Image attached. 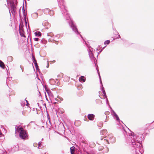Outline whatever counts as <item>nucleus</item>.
I'll list each match as a JSON object with an SVG mask.
<instances>
[{"label": "nucleus", "mask_w": 154, "mask_h": 154, "mask_svg": "<svg viewBox=\"0 0 154 154\" xmlns=\"http://www.w3.org/2000/svg\"><path fill=\"white\" fill-rule=\"evenodd\" d=\"M123 133L125 137H126V134L128 136L126 141L129 144L132 145L135 149L136 154H140L141 153L140 151V148L141 147L140 142L142 141V138L143 137L142 134H135L133 132H131V135L128 136L127 133L125 130H123Z\"/></svg>", "instance_id": "obj_1"}, {"label": "nucleus", "mask_w": 154, "mask_h": 154, "mask_svg": "<svg viewBox=\"0 0 154 154\" xmlns=\"http://www.w3.org/2000/svg\"><path fill=\"white\" fill-rule=\"evenodd\" d=\"M58 6L60 9L62 13L64 16V18L67 21L70 27L72 29L73 31L78 36H80L82 39L83 37L80 34L76 27L74 22L71 19L69 14L67 12V11L64 4L63 0H57Z\"/></svg>", "instance_id": "obj_2"}, {"label": "nucleus", "mask_w": 154, "mask_h": 154, "mask_svg": "<svg viewBox=\"0 0 154 154\" xmlns=\"http://www.w3.org/2000/svg\"><path fill=\"white\" fill-rule=\"evenodd\" d=\"M15 133L18 132L19 133V136L22 139H27L28 135L27 131L23 130L22 127H19L17 126L15 127Z\"/></svg>", "instance_id": "obj_3"}, {"label": "nucleus", "mask_w": 154, "mask_h": 154, "mask_svg": "<svg viewBox=\"0 0 154 154\" xmlns=\"http://www.w3.org/2000/svg\"><path fill=\"white\" fill-rule=\"evenodd\" d=\"M17 0H10V2L11 7V11L13 15L15 14L16 13V6L17 5Z\"/></svg>", "instance_id": "obj_4"}, {"label": "nucleus", "mask_w": 154, "mask_h": 154, "mask_svg": "<svg viewBox=\"0 0 154 154\" xmlns=\"http://www.w3.org/2000/svg\"><path fill=\"white\" fill-rule=\"evenodd\" d=\"M107 138V139H104V141L106 143L109 144V142L108 139L109 140V142L111 143H114L116 141V138L113 136L112 134H109L107 136L105 137Z\"/></svg>", "instance_id": "obj_5"}, {"label": "nucleus", "mask_w": 154, "mask_h": 154, "mask_svg": "<svg viewBox=\"0 0 154 154\" xmlns=\"http://www.w3.org/2000/svg\"><path fill=\"white\" fill-rule=\"evenodd\" d=\"M88 52L90 58L92 62H94L95 64L96 69H97V67L98 68V67L97 64V60H96L95 57H94L93 54L91 49H89L88 50Z\"/></svg>", "instance_id": "obj_6"}, {"label": "nucleus", "mask_w": 154, "mask_h": 154, "mask_svg": "<svg viewBox=\"0 0 154 154\" xmlns=\"http://www.w3.org/2000/svg\"><path fill=\"white\" fill-rule=\"evenodd\" d=\"M19 32L20 35L22 37H24V32L23 30V26L22 23H20V24Z\"/></svg>", "instance_id": "obj_7"}, {"label": "nucleus", "mask_w": 154, "mask_h": 154, "mask_svg": "<svg viewBox=\"0 0 154 154\" xmlns=\"http://www.w3.org/2000/svg\"><path fill=\"white\" fill-rule=\"evenodd\" d=\"M111 113L113 117V118L116 119V121L120 123L121 121L120 120L118 116L116 114V112L112 109V110L111 111Z\"/></svg>", "instance_id": "obj_8"}, {"label": "nucleus", "mask_w": 154, "mask_h": 154, "mask_svg": "<svg viewBox=\"0 0 154 154\" xmlns=\"http://www.w3.org/2000/svg\"><path fill=\"white\" fill-rule=\"evenodd\" d=\"M111 113L113 117V118L116 119V121L120 123L121 121L120 120L118 116L116 114V112L112 109V110L111 111Z\"/></svg>", "instance_id": "obj_9"}, {"label": "nucleus", "mask_w": 154, "mask_h": 154, "mask_svg": "<svg viewBox=\"0 0 154 154\" xmlns=\"http://www.w3.org/2000/svg\"><path fill=\"white\" fill-rule=\"evenodd\" d=\"M111 113L113 117V118L116 119V121L120 123L121 121L120 120L118 116L116 114V112L112 109V110L111 111Z\"/></svg>", "instance_id": "obj_10"}, {"label": "nucleus", "mask_w": 154, "mask_h": 154, "mask_svg": "<svg viewBox=\"0 0 154 154\" xmlns=\"http://www.w3.org/2000/svg\"><path fill=\"white\" fill-rule=\"evenodd\" d=\"M32 61L34 64V65L35 66V67L36 68V70H37L38 69H39L38 66V64L37 63V61L35 59V57L33 55H32Z\"/></svg>", "instance_id": "obj_11"}, {"label": "nucleus", "mask_w": 154, "mask_h": 154, "mask_svg": "<svg viewBox=\"0 0 154 154\" xmlns=\"http://www.w3.org/2000/svg\"><path fill=\"white\" fill-rule=\"evenodd\" d=\"M19 149V146L17 144L14 145L11 148V151L12 152H14L17 151Z\"/></svg>", "instance_id": "obj_12"}, {"label": "nucleus", "mask_w": 154, "mask_h": 154, "mask_svg": "<svg viewBox=\"0 0 154 154\" xmlns=\"http://www.w3.org/2000/svg\"><path fill=\"white\" fill-rule=\"evenodd\" d=\"M88 119L91 121H93L94 119L95 115L93 114H90L88 115Z\"/></svg>", "instance_id": "obj_13"}, {"label": "nucleus", "mask_w": 154, "mask_h": 154, "mask_svg": "<svg viewBox=\"0 0 154 154\" xmlns=\"http://www.w3.org/2000/svg\"><path fill=\"white\" fill-rule=\"evenodd\" d=\"M86 79V78L85 76H81L79 78V80L81 82H84L85 81Z\"/></svg>", "instance_id": "obj_14"}, {"label": "nucleus", "mask_w": 154, "mask_h": 154, "mask_svg": "<svg viewBox=\"0 0 154 154\" xmlns=\"http://www.w3.org/2000/svg\"><path fill=\"white\" fill-rule=\"evenodd\" d=\"M96 69H97V71L98 74L99 76V79H100V84L101 85V87H102V86H103V85L102 84V82L101 81V78L100 76V72H99V70L98 69V68H97V67Z\"/></svg>", "instance_id": "obj_15"}, {"label": "nucleus", "mask_w": 154, "mask_h": 154, "mask_svg": "<svg viewBox=\"0 0 154 154\" xmlns=\"http://www.w3.org/2000/svg\"><path fill=\"white\" fill-rule=\"evenodd\" d=\"M107 133V131L106 129L100 131V134L103 135H105Z\"/></svg>", "instance_id": "obj_16"}, {"label": "nucleus", "mask_w": 154, "mask_h": 154, "mask_svg": "<svg viewBox=\"0 0 154 154\" xmlns=\"http://www.w3.org/2000/svg\"><path fill=\"white\" fill-rule=\"evenodd\" d=\"M101 90L102 91V92L104 95V96L105 97H107V96H106V93L104 90V88L103 86L101 87Z\"/></svg>", "instance_id": "obj_17"}, {"label": "nucleus", "mask_w": 154, "mask_h": 154, "mask_svg": "<svg viewBox=\"0 0 154 154\" xmlns=\"http://www.w3.org/2000/svg\"><path fill=\"white\" fill-rule=\"evenodd\" d=\"M35 34L36 36L41 37L42 35V33L39 31L35 32Z\"/></svg>", "instance_id": "obj_18"}, {"label": "nucleus", "mask_w": 154, "mask_h": 154, "mask_svg": "<svg viewBox=\"0 0 154 154\" xmlns=\"http://www.w3.org/2000/svg\"><path fill=\"white\" fill-rule=\"evenodd\" d=\"M0 67L2 69H4L5 67L4 63L1 60H0Z\"/></svg>", "instance_id": "obj_19"}, {"label": "nucleus", "mask_w": 154, "mask_h": 154, "mask_svg": "<svg viewBox=\"0 0 154 154\" xmlns=\"http://www.w3.org/2000/svg\"><path fill=\"white\" fill-rule=\"evenodd\" d=\"M13 60V58L11 56H9L7 58V60L9 62H12Z\"/></svg>", "instance_id": "obj_20"}, {"label": "nucleus", "mask_w": 154, "mask_h": 154, "mask_svg": "<svg viewBox=\"0 0 154 154\" xmlns=\"http://www.w3.org/2000/svg\"><path fill=\"white\" fill-rule=\"evenodd\" d=\"M22 11H23V17H26V11L25 10L24 7V6H23V8H22Z\"/></svg>", "instance_id": "obj_21"}, {"label": "nucleus", "mask_w": 154, "mask_h": 154, "mask_svg": "<svg viewBox=\"0 0 154 154\" xmlns=\"http://www.w3.org/2000/svg\"><path fill=\"white\" fill-rule=\"evenodd\" d=\"M50 10L49 9H48V8H45V9H44L43 11L45 14H48V13L50 12Z\"/></svg>", "instance_id": "obj_22"}, {"label": "nucleus", "mask_w": 154, "mask_h": 154, "mask_svg": "<svg viewBox=\"0 0 154 154\" xmlns=\"http://www.w3.org/2000/svg\"><path fill=\"white\" fill-rule=\"evenodd\" d=\"M47 94H48L49 96V97L50 99H51V97H53V94L50 90L48 92V93H47Z\"/></svg>", "instance_id": "obj_23"}, {"label": "nucleus", "mask_w": 154, "mask_h": 154, "mask_svg": "<svg viewBox=\"0 0 154 154\" xmlns=\"http://www.w3.org/2000/svg\"><path fill=\"white\" fill-rule=\"evenodd\" d=\"M49 82L52 85H53L55 83V82L53 79H50L49 80Z\"/></svg>", "instance_id": "obj_24"}, {"label": "nucleus", "mask_w": 154, "mask_h": 154, "mask_svg": "<svg viewBox=\"0 0 154 154\" xmlns=\"http://www.w3.org/2000/svg\"><path fill=\"white\" fill-rule=\"evenodd\" d=\"M41 43H42V44H46L47 42V41L46 40H45L44 38L42 39L41 40Z\"/></svg>", "instance_id": "obj_25"}, {"label": "nucleus", "mask_w": 154, "mask_h": 154, "mask_svg": "<svg viewBox=\"0 0 154 154\" xmlns=\"http://www.w3.org/2000/svg\"><path fill=\"white\" fill-rule=\"evenodd\" d=\"M103 124L102 122H100L99 123L97 124V125L98 127H101L103 126Z\"/></svg>", "instance_id": "obj_26"}, {"label": "nucleus", "mask_w": 154, "mask_h": 154, "mask_svg": "<svg viewBox=\"0 0 154 154\" xmlns=\"http://www.w3.org/2000/svg\"><path fill=\"white\" fill-rule=\"evenodd\" d=\"M105 97V98H106V104H107V105L108 104V106H109V107L110 108L112 109V108H111V106H110V105H109V101H108V99H107V97Z\"/></svg>", "instance_id": "obj_27"}, {"label": "nucleus", "mask_w": 154, "mask_h": 154, "mask_svg": "<svg viewBox=\"0 0 154 154\" xmlns=\"http://www.w3.org/2000/svg\"><path fill=\"white\" fill-rule=\"evenodd\" d=\"M54 14V12L52 11H51L50 10V12L48 13V14H49L50 16H51L53 15Z\"/></svg>", "instance_id": "obj_28"}, {"label": "nucleus", "mask_w": 154, "mask_h": 154, "mask_svg": "<svg viewBox=\"0 0 154 154\" xmlns=\"http://www.w3.org/2000/svg\"><path fill=\"white\" fill-rule=\"evenodd\" d=\"M116 33L117 35H116V36H115L116 39L119 38H121V37L120 35H119V33L117 32Z\"/></svg>", "instance_id": "obj_29"}, {"label": "nucleus", "mask_w": 154, "mask_h": 154, "mask_svg": "<svg viewBox=\"0 0 154 154\" xmlns=\"http://www.w3.org/2000/svg\"><path fill=\"white\" fill-rule=\"evenodd\" d=\"M110 43V41L109 40H107L105 41L104 42V45H108Z\"/></svg>", "instance_id": "obj_30"}, {"label": "nucleus", "mask_w": 154, "mask_h": 154, "mask_svg": "<svg viewBox=\"0 0 154 154\" xmlns=\"http://www.w3.org/2000/svg\"><path fill=\"white\" fill-rule=\"evenodd\" d=\"M45 88L47 93H48V92L50 91V90L48 88L47 86H45Z\"/></svg>", "instance_id": "obj_31"}, {"label": "nucleus", "mask_w": 154, "mask_h": 154, "mask_svg": "<svg viewBox=\"0 0 154 154\" xmlns=\"http://www.w3.org/2000/svg\"><path fill=\"white\" fill-rule=\"evenodd\" d=\"M42 143V142L41 141H39L38 142V148L39 149V147H41V143Z\"/></svg>", "instance_id": "obj_32"}, {"label": "nucleus", "mask_w": 154, "mask_h": 154, "mask_svg": "<svg viewBox=\"0 0 154 154\" xmlns=\"http://www.w3.org/2000/svg\"><path fill=\"white\" fill-rule=\"evenodd\" d=\"M22 114L24 116H26L28 114V113L24 111L22 112Z\"/></svg>", "instance_id": "obj_33"}, {"label": "nucleus", "mask_w": 154, "mask_h": 154, "mask_svg": "<svg viewBox=\"0 0 154 154\" xmlns=\"http://www.w3.org/2000/svg\"><path fill=\"white\" fill-rule=\"evenodd\" d=\"M103 146H99L98 148V150L99 151H102L103 149Z\"/></svg>", "instance_id": "obj_34"}, {"label": "nucleus", "mask_w": 154, "mask_h": 154, "mask_svg": "<svg viewBox=\"0 0 154 154\" xmlns=\"http://www.w3.org/2000/svg\"><path fill=\"white\" fill-rule=\"evenodd\" d=\"M24 21H25V25L26 26L27 28V21H26V17H24Z\"/></svg>", "instance_id": "obj_35"}, {"label": "nucleus", "mask_w": 154, "mask_h": 154, "mask_svg": "<svg viewBox=\"0 0 154 154\" xmlns=\"http://www.w3.org/2000/svg\"><path fill=\"white\" fill-rule=\"evenodd\" d=\"M74 148H75V147L74 146H73L72 147H71L70 148V152L71 154H73L72 153V150H74Z\"/></svg>", "instance_id": "obj_36"}, {"label": "nucleus", "mask_w": 154, "mask_h": 154, "mask_svg": "<svg viewBox=\"0 0 154 154\" xmlns=\"http://www.w3.org/2000/svg\"><path fill=\"white\" fill-rule=\"evenodd\" d=\"M47 118L49 121V122L50 123H51L50 119V116H49V114H47Z\"/></svg>", "instance_id": "obj_37"}, {"label": "nucleus", "mask_w": 154, "mask_h": 154, "mask_svg": "<svg viewBox=\"0 0 154 154\" xmlns=\"http://www.w3.org/2000/svg\"><path fill=\"white\" fill-rule=\"evenodd\" d=\"M42 24L43 26H46L48 24V23L46 21H45V22H43Z\"/></svg>", "instance_id": "obj_38"}, {"label": "nucleus", "mask_w": 154, "mask_h": 154, "mask_svg": "<svg viewBox=\"0 0 154 154\" xmlns=\"http://www.w3.org/2000/svg\"><path fill=\"white\" fill-rule=\"evenodd\" d=\"M34 39L35 41L36 42L38 41L39 40V39L38 38H34Z\"/></svg>", "instance_id": "obj_39"}, {"label": "nucleus", "mask_w": 154, "mask_h": 154, "mask_svg": "<svg viewBox=\"0 0 154 154\" xmlns=\"http://www.w3.org/2000/svg\"><path fill=\"white\" fill-rule=\"evenodd\" d=\"M60 36L59 35V34H57L55 36V37L54 38L55 39V37L57 38H60Z\"/></svg>", "instance_id": "obj_40"}, {"label": "nucleus", "mask_w": 154, "mask_h": 154, "mask_svg": "<svg viewBox=\"0 0 154 154\" xmlns=\"http://www.w3.org/2000/svg\"><path fill=\"white\" fill-rule=\"evenodd\" d=\"M37 145H38V144H37V143H34L33 144V145L35 147H36L37 146Z\"/></svg>", "instance_id": "obj_41"}, {"label": "nucleus", "mask_w": 154, "mask_h": 154, "mask_svg": "<svg viewBox=\"0 0 154 154\" xmlns=\"http://www.w3.org/2000/svg\"><path fill=\"white\" fill-rule=\"evenodd\" d=\"M52 33H48V36H51V37H52Z\"/></svg>", "instance_id": "obj_42"}, {"label": "nucleus", "mask_w": 154, "mask_h": 154, "mask_svg": "<svg viewBox=\"0 0 154 154\" xmlns=\"http://www.w3.org/2000/svg\"><path fill=\"white\" fill-rule=\"evenodd\" d=\"M0 40L1 43H3L4 42V40L2 38H0Z\"/></svg>", "instance_id": "obj_43"}, {"label": "nucleus", "mask_w": 154, "mask_h": 154, "mask_svg": "<svg viewBox=\"0 0 154 154\" xmlns=\"http://www.w3.org/2000/svg\"><path fill=\"white\" fill-rule=\"evenodd\" d=\"M25 101H26V102L27 104H26V105L27 106L28 104H29V103H28V101H27V100H26V99H25Z\"/></svg>", "instance_id": "obj_44"}, {"label": "nucleus", "mask_w": 154, "mask_h": 154, "mask_svg": "<svg viewBox=\"0 0 154 154\" xmlns=\"http://www.w3.org/2000/svg\"><path fill=\"white\" fill-rule=\"evenodd\" d=\"M102 51V50H101L99 52H98V55H97V57H98V55Z\"/></svg>", "instance_id": "obj_45"}, {"label": "nucleus", "mask_w": 154, "mask_h": 154, "mask_svg": "<svg viewBox=\"0 0 154 154\" xmlns=\"http://www.w3.org/2000/svg\"><path fill=\"white\" fill-rule=\"evenodd\" d=\"M20 68H21V69L22 71L23 72V68H22L21 67V65H20Z\"/></svg>", "instance_id": "obj_46"}, {"label": "nucleus", "mask_w": 154, "mask_h": 154, "mask_svg": "<svg viewBox=\"0 0 154 154\" xmlns=\"http://www.w3.org/2000/svg\"><path fill=\"white\" fill-rule=\"evenodd\" d=\"M55 44L57 45L58 44V42L57 41H55Z\"/></svg>", "instance_id": "obj_47"}, {"label": "nucleus", "mask_w": 154, "mask_h": 154, "mask_svg": "<svg viewBox=\"0 0 154 154\" xmlns=\"http://www.w3.org/2000/svg\"><path fill=\"white\" fill-rule=\"evenodd\" d=\"M29 153L28 154H32V152L30 150L29 151Z\"/></svg>", "instance_id": "obj_48"}, {"label": "nucleus", "mask_w": 154, "mask_h": 154, "mask_svg": "<svg viewBox=\"0 0 154 154\" xmlns=\"http://www.w3.org/2000/svg\"><path fill=\"white\" fill-rule=\"evenodd\" d=\"M51 102L53 103V104H56L57 103V102H52V101H51Z\"/></svg>", "instance_id": "obj_49"}, {"label": "nucleus", "mask_w": 154, "mask_h": 154, "mask_svg": "<svg viewBox=\"0 0 154 154\" xmlns=\"http://www.w3.org/2000/svg\"><path fill=\"white\" fill-rule=\"evenodd\" d=\"M2 154H8L7 153V152L6 151H5V152H4Z\"/></svg>", "instance_id": "obj_50"}, {"label": "nucleus", "mask_w": 154, "mask_h": 154, "mask_svg": "<svg viewBox=\"0 0 154 154\" xmlns=\"http://www.w3.org/2000/svg\"><path fill=\"white\" fill-rule=\"evenodd\" d=\"M2 133L1 132V131H0V137H1L2 136Z\"/></svg>", "instance_id": "obj_51"}, {"label": "nucleus", "mask_w": 154, "mask_h": 154, "mask_svg": "<svg viewBox=\"0 0 154 154\" xmlns=\"http://www.w3.org/2000/svg\"><path fill=\"white\" fill-rule=\"evenodd\" d=\"M21 104L22 106H23V102H22V103H21Z\"/></svg>", "instance_id": "obj_52"}, {"label": "nucleus", "mask_w": 154, "mask_h": 154, "mask_svg": "<svg viewBox=\"0 0 154 154\" xmlns=\"http://www.w3.org/2000/svg\"><path fill=\"white\" fill-rule=\"evenodd\" d=\"M19 14H20V16H21V14L20 13V11H19Z\"/></svg>", "instance_id": "obj_53"}, {"label": "nucleus", "mask_w": 154, "mask_h": 154, "mask_svg": "<svg viewBox=\"0 0 154 154\" xmlns=\"http://www.w3.org/2000/svg\"><path fill=\"white\" fill-rule=\"evenodd\" d=\"M49 63H48V65H47V66L46 67H47V68H48L49 67Z\"/></svg>", "instance_id": "obj_54"}, {"label": "nucleus", "mask_w": 154, "mask_h": 154, "mask_svg": "<svg viewBox=\"0 0 154 154\" xmlns=\"http://www.w3.org/2000/svg\"><path fill=\"white\" fill-rule=\"evenodd\" d=\"M55 100L56 101H58V99H57L56 98H55Z\"/></svg>", "instance_id": "obj_55"}, {"label": "nucleus", "mask_w": 154, "mask_h": 154, "mask_svg": "<svg viewBox=\"0 0 154 154\" xmlns=\"http://www.w3.org/2000/svg\"><path fill=\"white\" fill-rule=\"evenodd\" d=\"M103 138H102V137H101L100 139L101 140H103Z\"/></svg>", "instance_id": "obj_56"}, {"label": "nucleus", "mask_w": 154, "mask_h": 154, "mask_svg": "<svg viewBox=\"0 0 154 154\" xmlns=\"http://www.w3.org/2000/svg\"><path fill=\"white\" fill-rule=\"evenodd\" d=\"M83 40H84V41L85 42V44H87V43H86V42L85 41L84 39H83Z\"/></svg>", "instance_id": "obj_57"}, {"label": "nucleus", "mask_w": 154, "mask_h": 154, "mask_svg": "<svg viewBox=\"0 0 154 154\" xmlns=\"http://www.w3.org/2000/svg\"><path fill=\"white\" fill-rule=\"evenodd\" d=\"M106 46L104 47H103L102 49H101V50H102L104 49V48H105V47H106Z\"/></svg>", "instance_id": "obj_58"}, {"label": "nucleus", "mask_w": 154, "mask_h": 154, "mask_svg": "<svg viewBox=\"0 0 154 154\" xmlns=\"http://www.w3.org/2000/svg\"><path fill=\"white\" fill-rule=\"evenodd\" d=\"M86 153H87V154H90L88 152H87Z\"/></svg>", "instance_id": "obj_59"}, {"label": "nucleus", "mask_w": 154, "mask_h": 154, "mask_svg": "<svg viewBox=\"0 0 154 154\" xmlns=\"http://www.w3.org/2000/svg\"><path fill=\"white\" fill-rule=\"evenodd\" d=\"M35 108H33V110H35Z\"/></svg>", "instance_id": "obj_60"}, {"label": "nucleus", "mask_w": 154, "mask_h": 154, "mask_svg": "<svg viewBox=\"0 0 154 154\" xmlns=\"http://www.w3.org/2000/svg\"><path fill=\"white\" fill-rule=\"evenodd\" d=\"M59 97H59V96H57V97L58 98H59Z\"/></svg>", "instance_id": "obj_61"}, {"label": "nucleus", "mask_w": 154, "mask_h": 154, "mask_svg": "<svg viewBox=\"0 0 154 154\" xmlns=\"http://www.w3.org/2000/svg\"><path fill=\"white\" fill-rule=\"evenodd\" d=\"M99 97L100 98L102 99V98H101V97L100 96V95H99Z\"/></svg>", "instance_id": "obj_62"}, {"label": "nucleus", "mask_w": 154, "mask_h": 154, "mask_svg": "<svg viewBox=\"0 0 154 154\" xmlns=\"http://www.w3.org/2000/svg\"><path fill=\"white\" fill-rule=\"evenodd\" d=\"M25 4H26V0H25Z\"/></svg>", "instance_id": "obj_63"}, {"label": "nucleus", "mask_w": 154, "mask_h": 154, "mask_svg": "<svg viewBox=\"0 0 154 154\" xmlns=\"http://www.w3.org/2000/svg\"><path fill=\"white\" fill-rule=\"evenodd\" d=\"M83 143H86L85 142H84H84H83Z\"/></svg>", "instance_id": "obj_64"}]
</instances>
